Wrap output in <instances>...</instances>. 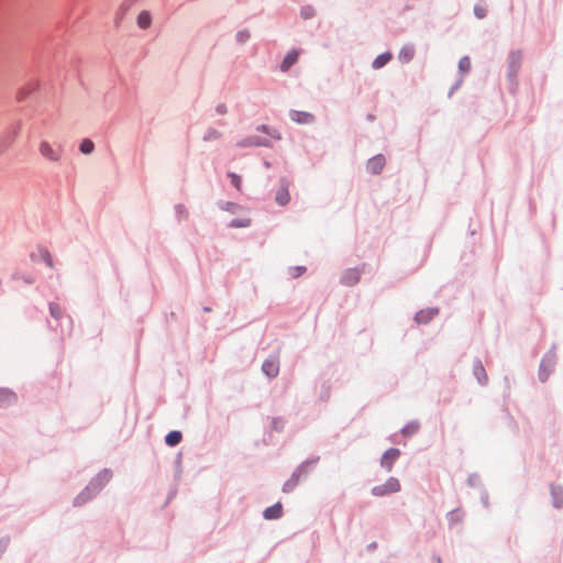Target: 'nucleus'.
Returning <instances> with one entry per match:
<instances>
[{
    "label": "nucleus",
    "mask_w": 563,
    "mask_h": 563,
    "mask_svg": "<svg viewBox=\"0 0 563 563\" xmlns=\"http://www.w3.org/2000/svg\"><path fill=\"white\" fill-rule=\"evenodd\" d=\"M275 200L280 206H286L289 202L290 196L288 190V184L282 183L280 187L277 189L275 194Z\"/></svg>",
    "instance_id": "nucleus-7"
},
{
    "label": "nucleus",
    "mask_w": 563,
    "mask_h": 563,
    "mask_svg": "<svg viewBox=\"0 0 563 563\" xmlns=\"http://www.w3.org/2000/svg\"><path fill=\"white\" fill-rule=\"evenodd\" d=\"M385 163H386V161L383 155H376V156L372 157L371 159H368L366 167L369 173L379 174L382 172V169L384 168Z\"/></svg>",
    "instance_id": "nucleus-5"
},
{
    "label": "nucleus",
    "mask_w": 563,
    "mask_h": 563,
    "mask_svg": "<svg viewBox=\"0 0 563 563\" xmlns=\"http://www.w3.org/2000/svg\"><path fill=\"white\" fill-rule=\"evenodd\" d=\"M297 271L300 274V273H302L305 271V268L303 267H297Z\"/></svg>",
    "instance_id": "nucleus-34"
},
{
    "label": "nucleus",
    "mask_w": 563,
    "mask_h": 563,
    "mask_svg": "<svg viewBox=\"0 0 563 563\" xmlns=\"http://www.w3.org/2000/svg\"><path fill=\"white\" fill-rule=\"evenodd\" d=\"M302 14L306 19H308L311 15L310 11H302Z\"/></svg>",
    "instance_id": "nucleus-32"
},
{
    "label": "nucleus",
    "mask_w": 563,
    "mask_h": 563,
    "mask_svg": "<svg viewBox=\"0 0 563 563\" xmlns=\"http://www.w3.org/2000/svg\"><path fill=\"white\" fill-rule=\"evenodd\" d=\"M15 401V395L5 388H0V407L9 406Z\"/></svg>",
    "instance_id": "nucleus-12"
},
{
    "label": "nucleus",
    "mask_w": 563,
    "mask_h": 563,
    "mask_svg": "<svg viewBox=\"0 0 563 563\" xmlns=\"http://www.w3.org/2000/svg\"><path fill=\"white\" fill-rule=\"evenodd\" d=\"M262 369L266 376L274 378L279 372V361L277 357H271L264 361Z\"/></svg>",
    "instance_id": "nucleus-3"
},
{
    "label": "nucleus",
    "mask_w": 563,
    "mask_h": 563,
    "mask_svg": "<svg viewBox=\"0 0 563 563\" xmlns=\"http://www.w3.org/2000/svg\"><path fill=\"white\" fill-rule=\"evenodd\" d=\"M231 225H232V227H241L242 224H241V223H238L236 221H232Z\"/></svg>",
    "instance_id": "nucleus-33"
},
{
    "label": "nucleus",
    "mask_w": 563,
    "mask_h": 563,
    "mask_svg": "<svg viewBox=\"0 0 563 563\" xmlns=\"http://www.w3.org/2000/svg\"><path fill=\"white\" fill-rule=\"evenodd\" d=\"M415 55V49L413 47L411 46H405L401 48V51L399 52V59L404 63H408L409 60L412 59Z\"/></svg>",
    "instance_id": "nucleus-17"
},
{
    "label": "nucleus",
    "mask_w": 563,
    "mask_h": 563,
    "mask_svg": "<svg viewBox=\"0 0 563 563\" xmlns=\"http://www.w3.org/2000/svg\"><path fill=\"white\" fill-rule=\"evenodd\" d=\"M391 57L393 56L390 53H384L378 55L372 64L373 68L379 69L384 67L391 59Z\"/></svg>",
    "instance_id": "nucleus-14"
},
{
    "label": "nucleus",
    "mask_w": 563,
    "mask_h": 563,
    "mask_svg": "<svg viewBox=\"0 0 563 563\" xmlns=\"http://www.w3.org/2000/svg\"><path fill=\"white\" fill-rule=\"evenodd\" d=\"M137 26L142 30H146L151 26L152 16L151 13L146 10L141 11L136 19Z\"/></svg>",
    "instance_id": "nucleus-11"
},
{
    "label": "nucleus",
    "mask_w": 563,
    "mask_h": 563,
    "mask_svg": "<svg viewBox=\"0 0 563 563\" xmlns=\"http://www.w3.org/2000/svg\"><path fill=\"white\" fill-rule=\"evenodd\" d=\"M299 57V52L296 49L290 51L284 58L280 65V69L283 71H287L297 60Z\"/></svg>",
    "instance_id": "nucleus-8"
},
{
    "label": "nucleus",
    "mask_w": 563,
    "mask_h": 563,
    "mask_svg": "<svg viewBox=\"0 0 563 563\" xmlns=\"http://www.w3.org/2000/svg\"><path fill=\"white\" fill-rule=\"evenodd\" d=\"M38 152L43 158L51 163H59L63 157V150L59 146L51 144L48 141H41Z\"/></svg>",
    "instance_id": "nucleus-1"
},
{
    "label": "nucleus",
    "mask_w": 563,
    "mask_h": 563,
    "mask_svg": "<svg viewBox=\"0 0 563 563\" xmlns=\"http://www.w3.org/2000/svg\"><path fill=\"white\" fill-rule=\"evenodd\" d=\"M475 12H476V15H477L478 18H483V16H484V13H483V11H482V10L476 9V11H475Z\"/></svg>",
    "instance_id": "nucleus-31"
},
{
    "label": "nucleus",
    "mask_w": 563,
    "mask_h": 563,
    "mask_svg": "<svg viewBox=\"0 0 563 563\" xmlns=\"http://www.w3.org/2000/svg\"><path fill=\"white\" fill-rule=\"evenodd\" d=\"M181 432L179 431H170L166 438L165 441L169 446H175L181 441Z\"/></svg>",
    "instance_id": "nucleus-16"
},
{
    "label": "nucleus",
    "mask_w": 563,
    "mask_h": 563,
    "mask_svg": "<svg viewBox=\"0 0 563 563\" xmlns=\"http://www.w3.org/2000/svg\"><path fill=\"white\" fill-rule=\"evenodd\" d=\"M400 451L398 449L391 448L387 450L382 456L380 464L387 471L393 468L395 461L399 457Z\"/></svg>",
    "instance_id": "nucleus-4"
},
{
    "label": "nucleus",
    "mask_w": 563,
    "mask_h": 563,
    "mask_svg": "<svg viewBox=\"0 0 563 563\" xmlns=\"http://www.w3.org/2000/svg\"><path fill=\"white\" fill-rule=\"evenodd\" d=\"M290 119L299 124H310L314 121L313 114L303 111H291Z\"/></svg>",
    "instance_id": "nucleus-6"
},
{
    "label": "nucleus",
    "mask_w": 563,
    "mask_h": 563,
    "mask_svg": "<svg viewBox=\"0 0 563 563\" xmlns=\"http://www.w3.org/2000/svg\"><path fill=\"white\" fill-rule=\"evenodd\" d=\"M298 483H299V474L294 473L291 475V477L284 484L283 492L284 493L292 492L296 488V486L298 485Z\"/></svg>",
    "instance_id": "nucleus-15"
},
{
    "label": "nucleus",
    "mask_w": 563,
    "mask_h": 563,
    "mask_svg": "<svg viewBox=\"0 0 563 563\" xmlns=\"http://www.w3.org/2000/svg\"><path fill=\"white\" fill-rule=\"evenodd\" d=\"M437 314V310H421L416 314L417 322H428Z\"/></svg>",
    "instance_id": "nucleus-18"
},
{
    "label": "nucleus",
    "mask_w": 563,
    "mask_h": 563,
    "mask_svg": "<svg viewBox=\"0 0 563 563\" xmlns=\"http://www.w3.org/2000/svg\"><path fill=\"white\" fill-rule=\"evenodd\" d=\"M360 280V272L357 269H347L342 276V283L352 286Z\"/></svg>",
    "instance_id": "nucleus-10"
},
{
    "label": "nucleus",
    "mask_w": 563,
    "mask_h": 563,
    "mask_svg": "<svg viewBox=\"0 0 563 563\" xmlns=\"http://www.w3.org/2000/svg\"><path fill=\"white\" fill-rule=\"evenodd\" d=\"M551 493L554 506L560 508L563 505V489L560 487H552Z\"/></svg>",
    "instance_id": "nucleus-19"
},
{
    "label": "nucleus",
    "mask_w": 563,
    "mask_h": 563,
    "mask_svg": "<svg viewBox=\"0 0 563 563\" xmlns=\"http://www.w3.org/2000/svg\"><path fill=\"white\" fill-rule=\"evenodd\" d=\"M459 68L463 73L470 71V69H471V59H470V57H467V56L462 57L460 59V62H459Z\"/></svg>",
    "instance_id": "nucleus-22"
},
{
    "label": "nucleus",
    "mask_w": 563,
    "mask_h": 563,
    "mask_svg": "<svg viewBox=\"0 0 563 563\" xmlns=\"http://www.w3.org/2000/svg\"><path fill=\"white\" fill-rule=\"evenodd\" d=\"M420 426L417 421H411L409 423H407L402 429H401V433L405 435V437H410L415 433H417V431L419 430Z\"/></svg>",
    "instance_id": "nucleus-20"
},
{
    "label": "nucleus",
    "mask_w": 563,
    "mask_h": 563,
    "mask_svg": "<svg viewBox=\"0 0 563 563\" xmlns=\"http://www.w3.org/2000/svg\"><path fill=\"white\" fill-rule=\"evenodd\" d=\"M111 474L108 471L102 472L99 474V479L108 482L110 479Z\"/></svg>",
    "instance_id": "nucleus-28"
},
{
    "label": "nucleus",
    "mask_w": 563,
    "mask_h": 563,
    "mask_svg": "<svg viewBox=\"0 0 563 563\" xmlns=\"http://www.w3.org/2000/svg\"><path fill=\"white\" fill-rule=\"evenodd\" d=\"M42 256H43V260L45 261V263L49 267H53V257H52L51 253L47 250L43 251Z\"/></svg>",
    "instance_id": "nucleus-26"
},
{
    "label": "nucleus",
    "mask_w": 563,
    "mask_h": 563,
    "mask_svg": "<svg viewBox=\"0 0 563 563\" xmlns=\"http://www.w3.org/2000/svg\"><path fill=\"white\" fill-rule=\"evenodd\" d=\"M79 150L82 154H91L95 150V144L90 139H84L80 142Z\"/></svg>",
    "instance_id": "nucleus-21"
},
{
    "label": "nucleus",
    "mask_w": 563,
    "mask_h": 563,
    "mask_svg": "<svg viewBox=\"0 0 563 563\" xmlns=\"http://www.w3.org/2000/svg\"><path fill=\"white\" fill-rule=\"evenodd\" d=\"M400 490V483L397 478L390 477L384 484L373 487L372 493L375 496H385Z\"/></svg>",
    "instance_id": "nucleus-2"
},
{
    "label": "nucleus",
    "mask_w": 563,
    "mask_h": 563,
    "mask_svg": "<svg viewBox=\"0 0 563 563\" xmlns=\"http://www.w3.org/2000/svg\"><path fill=\"white\" fill-rule=\"evenodd\" d=\"M49 311H51V314H52L54 318H56V319H58V318L60 317V314H62V310H60V308L58 307V305H56V303H51V306H49Z\"/></svg>",
    "instance_id": "nucleus-25"
},
{
    "label": "nucleus",
    "mask_w": 563,
    "mask_h": 563,
    "mask_svg": "<svg viewBox=\"0 0 563 563\" xmlns=\"http://www.w3.org/2000/svg\"><path fill=\"white\" fill-rule=\"evenodd\" d=\"M473 373L481 384H485L487 382L486 371L481 362L474 364Z\"/></svg>",
    "instance_id": "nucleus-13"
},
{
    "label": "nucleus",
    "mask_w": 563,
    "mask_h": 563,
    "mask_svg": "<svg viewBox=\"0 0 563 563\" xmlns=\"http://www.w3.org/2000/svg\"><path fill=\"white\" fill-rule=\"evenodd\" d=\"M229 177L231 179L232 185L238 189L241 190L242 188V180L241 177L234 173H229Z\"/></svg>",
    "instance_id": "nucleus-24"
},
{
    "label": "nucleus",
    "mask_w": 563,
    "mask_h": 563,
    "mask_svg": "<svg viewBox=\"0 0 563 563\" xmlns=\"http://www.w3.org/2000/svg\"><path fill=\"white\" fill-rule=\"evenodd\" d=\"M510 58H511V64L512 65L519 66V64L521 62V55L519 53H512Z\"/></svg>",
    "instance_id": "nucleus-27"
},
{
    "label": "nucleus",
    "mask_w": 563,
    "mask_h": 563,
    "mask_svg": "<svg viewBox=\"0 0 563 563\" xmlns=\"http://www.w3.org/2000/svg\"><path fill=\"white\" fill-rule=\"evenodd\" d=\"M283 515V507L279 503L268 507L264 511L265 519L273 520L278 519Z\"/></svg>",
    "instance_id": "nucleus-9"
},
{
    "label": "nucleus",
    "mask_w": 563,
    "mask_h": 563,
    "mask_svg": "<svg viewBox=\"0 0 563 563\" xmlns=\"http://www.w3.org/2000/svg\"><path fill=\"white\" fill-rule=\"evenodd\" d=\"M217 112H218L219 114H224V113H227V106H225V104H219V106L217 107Z\"/></svg>",
    "instance_id": "nucleus-29"
},
{
    "label": "nucleus",
    "mask_w": 563,
    "mask_h": 563,
    "mask_svg": "<svg viewBox=\"0 0 563 563\" xmlns=\"http://www.w3.org/2000/svg\"><path fill=\"white\" fill-rule=\"evenodd\" d=\"M220 136H221V134H220L219 131H217L214 129H210L205 134L203 140L205 141H212V140H218Z\"/></svg>",
    "instance_id": "nucleus-23"
},
{
    "label": "nucleus",
    "mask_w": 563,
    "mask_h": 563,
    "mask_svg": "<svg viewBox=\"0 0 563 563\" xmlns=\"http://www.w3.org/2000/svg\"><path fill=\"white\" fill-rule=\"evenodd\" d=\"M238 36H239V40H240L241 42L245 41V40L249 37V35H247V34H244V33H239V35H238Z\"/></svg>",
    "instance_id": "nucleus-30"
}]
</instances>
